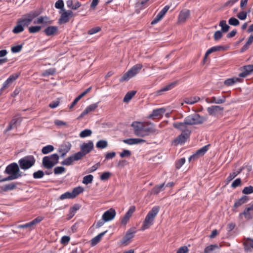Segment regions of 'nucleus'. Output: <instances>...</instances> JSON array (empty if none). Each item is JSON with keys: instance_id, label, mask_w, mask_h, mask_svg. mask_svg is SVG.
I'll list each match as a JSON object with an SVG mask.
<instances>
[{"instance_id": "obj_25", "label": "nucleus", "mask_w": 253, "mask_h": 253, "mask_svg": "<svg viewBox=\"0 0 253 253\" xmlns=\"http://www.w3.org/2000/svg\"><path fill=\"white\" fill-rule=\"evenodd\" d=\"M223 49V47L222 46H212L211 48H209L206 52L203 62L205 63L206 60L208 57V56L212 52H216L217 51H220Z\"/></svg>"}, {"instance_id": "obj_35", "label": "nucleus", "mask_w": 253, "mask_h": 253, "mask_svg": "<svg viewBox=\"0 0 253 253\" xmlns=\"http://www.w3.org/2000/svg\"><path fill=\"white\" fill-rule=\"evenodd\" d=\"M84 188L82 186H79L75 187L72 191V194L73 198H76L79 194L83 193L84 192Z\"/></svg>"}, {"instance_id": "obj_50", "label": "nucleus", "mask_w": 253, "mask_h": 253, "mask_svg": "<svg viewBox=\"0 0 253 253\" xmlns=\"http://www.w3.org/2000/svg\"><path fill=\"white\" fill-rule=\"evenodd\" d=\"M49 157V159L51 160V161L54 164V165H56L59 161V156L57 154H53L47 156Z\"/></svg>"}, {"instance_id": "obj_6", "label": "nucleus", "mask_w": 253, "mask_h": 253, "mask_svg": "<svg viewBox=\"0 0 253 253\" xmlns=\"http://www.w3.org/2000/svg\"><path fill=\"white\" fill-rule=\"evenodd\" d=\"M4 172L9 175H12L16 176L17 178L22 176L21 173L20 172L18 165L16 163H12L8 165L6 167Z\"/></svg>"}, {"instance_id": "obj_51", "label": "nucleus", "mask_w": 253, "mask_h": 253, "mask_svg": "<svg viewBox=\"0 0 253 253\" xmlns=\"http://www.w3.org/2000/svg\"><path fill=\"white\" fill-rule=\"evenodd\" d=\"M59 199L61 200L66 199H74L72 192H66L60 195Z\"/></svg>"}, {"instance_id": "obj_55", "label": "nucleus", "mask_w": 253, "mask_h": 253, "mask_svg": "<svg viewBox=\"0 0 253 253\" xmlns=\"http://www.w3.org/2000/svg\"><path fill=\"white\" fill-rule=\"evenodd\" d=\"M176 84V82L172 83L165 86V87H164L163 88H162V89L161 90H160V91H166L169 90L171 89L172 88H173L174 87H175Z\"/></svg>"}, {"instance_id": "obj_11", "label": "nucleus", "mask_w": 253, "mask_h": 253, "mask_svg": "<svg viewBox=\"0 0 253 253\" xmlns=\"http://www.w3.org/2000/svg\"><path fill=\"white\" fill-rule=\"evenodd\" d=\"M191 131L190 130H186L179 135L173 141L177 144H183L189 137Z\"/></svg>"}, {"instance_id": "obj_28", "label": "nucleus", "mask_w": 253, "mask_h": 253, "mask_svg": "<svg viewBox=\"0 0 253 253\" xmlns=\"http://www.w3.org/2000/svg\"><path fill=\"white\" fill-rule=\"evenodd\" d=\"M190 15V11L189 10H184L181 11L178 16V21L179 22H184Z\"/></svg>"}, {"instance_id": "obj_43", "label": "nucleus", "mask_w": 253, "mask_h": 253, "mask_svg": "<svg viewBox=\"0 0 253 253\" xmlns=\"http://www.w3.org/2000/svg\"><path fill=\"white\" fill-rule=\"evenodd\" d=\"M239 81V79L237 78H229L224 81V84L227 86H231L233 85L235 83L238 82Z\"/></svg>"}, {"instance_id": "obj_1", "label": "nucleus", "mask_w": 253, "mask_h": 253, "mask_svg": "<svg viewBox=\"0 0 253 253\" xmlns=\"http://www.w3.org/2000/svg\"><path fill=\"white\" fill-rule=\"evenodd\" d=\"M131 126L134 128L135 135L139 137L148 136L155 131L152 127L147 126L141 122H133Z\"/></svg>"}, {"instance_id": "obj_18", "label": "nucleus", "mask_w": 253, "mask_h": 253, "mask_svg": "<svg viewBox=\"0 0 253 253\" xmlns=\"http://www.w3.org/2000/svg\"><path fill=\"white\" fill-rule=\"evenodd\" d=\"M225 101L226 98L225 96H222L221 97L213 96L211 98H207L206 99V101L208 103L221 104L224 103Z\"/></svg>"}, {"instance_id": "obj_40", "label": "nucleus", "mask_w": 253, "mask_h": 253, "mask_svg": "<svg viewBox=\"0 0 253 253\" xmlns=\"http://www.w3.org/2000/svg\"><path fill=\"white\" fill-rule=\"evenodd\" d=\"M200 100L198 96H193L185 98V102L188 104H193L197 102Z\"/></svg>"}, {"instance_id": "obj_41", "label": "nucleus", "mask_w": 253, "mask_h": 253, "mask_svg": "<svg viewBox=\"0 0 253 253\" xmlns=\"http://www.w3.org/2000/svg\"><path fill=\"white\" fill-rule=\"evenodd\" d=\"M245 249L246 251L249 250L250 248L253 249V239L251 238H248L244 243Z\"/></svg>"}, {"instance_id": "obj_37", "label": "nucleus", "mask_w": 253, "mask_h": 253, "mask_svg": "<svg viewBox=\"0 0 253 253\" xmlns=\"http://www.w3.org/2000/svg\"><path fill=\"white\" fill-rule=\"evenodd\" d=\"M219 26L220 27H221V31L223 33L227 32L230 29L229 26L227 24L226 21L224 20H222L220 21Z\"/></svg>"}, {"instance_id": "obj_59", "label": "nucleus", "mask_w": 253, "mask_h": 253, "mask_svg": "<svg viewBox=\"0 0 253 253\" xmlns=\"http://www.w3.org/2000/svg\"><path fill=\"white\" fill-rule=\"evenodd\" d=\"M41 29V27L39 26H31L29 28V32L30 33H36L39 32Z\"/></svg>"}, {"instance_id": "obj_12", "label": "nucleus", "mask_w": 253, "mask_h": 253, "mask_svg": "<svg viewBox=\"0 0 253 253\" xmlns=\"http://www.w3.org/2000/svg\"><path fill=\"white\" fill-rule=\"evenodd\" d=\"M94 148V145L92 141H88L87 143H84L80 146L81 151L85 156L90 153Z\"/></svg>"}, {"instance_id": "obj_54", "label": "nucleus", "mask_w": 253, "mask_h": 253, "mask_svg": "<svg viewBox=\"0 0 253 253\" xmlns=\"http://www.w3.org/2000/svg\"><path fill=\"white\" fill-rule=\"evenodd\" d=\"M66 171V169L63 167H57L54 169V173L56 175L60 174Z\"/></svg>"}, {"instance_id": "obj_10", "label": "nucleus", "mask_w": 253, "mask_h": 253, "mask_svg": "<svg viewBox=\"0 0 253 253\" xmlns=\"http://www.w3.org/2000/svg\"><path fill=\"white\" fill-rule=\"evenodd\" d=\"M210 145H207L201 148L198 150L195 153L191 155L189 158V161L194 160L198 159L201 156H203L209 150Z\"/></svg>"}, {"instance_id": "obj_29", "label": "nucleus", "mask_w": 253, "mask_h": 253, "mask_svg": "<svg viewBox=\"0 0 253 253\" xmlns=\"http://www.w3.org/2000/svg\"><path fill=\"white\" fill-rule=\"evenodd\" d=\"M107 232V231H105L104 232H102L97 235L96 236L92 238L90 240V244L92 247H93L96 245L99 242H100L101 238L105 234V233Z\"/></svg>"}, {"instance_id": "obj_52", "label": "nucleus", "mask_w": 253, "mask_h": 253, "mask_svg": "<svg viewBox=\"0 0 253 253\" xmlns=\"http://www.w3.org/2000/svg\"><path fill=\"white\" fill-rule=\"evenodd\" d=\"M92 133V131L90 129H86L81 132L80 136L82 138H84L90 136Z\"/></svg>"}, {"instance_id": "obj_7", "label": "nucleus", "mask_w": 253, "mask_h": 253, "mask_svg": "<svg viewBox=\"0 0 253 253\" xmlns=\"http://www.w3.org/2000/svg\"><path fill=\"white\" fill-rule=\"evenodd\" d=\"M136 232V229L135 227H133L128 229L121 241V244L124 246L128 245L131 242V240L134 237Z\"/></svg>"}, {"instance_id": "obj_62", "label": "nucleus", "mask_w": 253, "mask_h": 253, "mask_svg": "<svg viewBox=\"0 0 253 253\" xmlns=\"http://www.w3.org/2000/svg\"><path fill=\"white\" fill-rule=\"evenodd\" d=\"M131 155V152L128 150H123V151L120 153V156L121 158L129 157Z\"/></svg>"}, {"instance_id": "obj_64", "label": "nucleus", "mask_w": 253, "mask_h": 253, "mask_svg": "<svg viewBox=\"0 0 253 253\" xmlns=\"http://www.w3.org/2000/svg\"><path fill=\"white\" fill-rule=\"evenodd\" d=\"M243 193L245 194H250L253 192V186H249L247 187H245L243 191Z\"/></svg>"}, {"instance_id": "obj_23", "label": "nucleus", "mask_w": 253, "mask_h": 253, "mask_svg": "<svg viewBox=\"0 0 253 253\" xmlns=\"http://www.w3.org/2000/svg\"><path fill=\"white\" fill-rule=\"evenodd\" d=\"M244 71L239 74L240 77L245 78L253 72V64L246 65L243 67Z\"/></svg>"}, {"instance_id": "obj_53", "label": "nucleus", "mask_w": 253, "mask_h": 253, "mask_svg": "<svg viewBox=\"0 0 253 253\" xmlns=\"http://www.w3.org/2000/svg\"><path fill=\"white\" fill-rule=\"evenodd\" d=\"M44 172L42 170H39L37 171L34 172L33 175L35 179H39L43 177Z\"/></svg>"}, {"instance_id": "obj_57", "label": "nucleus", "mask_w": 253, "mask_h": 253, "mask_svg": "<svg viewBox=\"0 0 253 253\" xmlns=\"http://www.w3.org/2000/svg\"><path fill=\"white\" fill-rule=\"evenodd\" d=\"M228 23L230 25L237 26L239 25V21L235 17H231L228 20Z\"/></svg>"}, {"instance_id": "obj_47", "label": "nucleus", "mask_w": 253, "mask_h": 253, "mask_svg": "<svg viewBox=\"0 0 253 253\" xmlns=\"http://www.w3.org/2000/svg\"><path fill=\"white\" fill-rule=\"evenodd\" d=\"M108 145L107 141L104 140H99L96 144L97 148L104 149Z\"/></svg>"}, {"instance_id": "obj_33", "label": "nucleus", "mask_w": 253, "mask_h": 253, "mask_svg": "<svg viewBox=\"0 0 253 253\" xmlns=\"http://www.w3.org/2000/svg\"><path fill=\"white\" fill-rule=\"evenodd\" d=\"M165 183L160 185H157L154 186L151 190V194L154 195L158 194L161 191L165 189Z\"/></svg>"}, {"instance_id": "obj_3", "label": "nucleus", "mask_w": 253, "mask_h": 253, "mask_svg": "<svg viewBox=\"0 0 253 253\" xmlns=\"http://www.w3.org/2000/svg\"><path fill=\"white\" fill-rule=\"evenodd\" d=\"M208 116H201L197 113H194L185 118V123L188 125H200L206 122Z\"/></svg>"}, {"instance_id": "obj_8", "label": "nucleus", "mask_w": 253, "mask_h": 253, "mask_svg": "<svg viewBox=\"0 0 253 253\" xmlns=\"http://www.w3.org/2000/svg\"><path fill=\"white\" fill-rule=\"evenodd\" d=\"M20 75V73L13 74L8 77V78L3 83L1 88L0 89V95L2 94L5 89L8 88L13 82L17 80Z\"/></svg>"}, {"instance_id": "obj_56", "label": "nucleus", "mask_w": 253, "mask_h": 253, "mask_svg": "<svg viewBox=\"0 0 253 253\" xmlns=\"http://www.w3.org/2000/svg\"><path fill=\"white\" fill-rule=\"evenodd\" d=\"M72 156L75 161H79L81 160L84 156H85L84 154H83L81 151L74 154Z\"/></svg>"}, {"instance_id": "obj_31", "label": "nucleus", "mask_w": 253, "mask_h": 253, "mask_svg": "<svg viewBox=\"0 0 253 253\" xmlns=\"http://www.w3.org/2000/svg\"><path fill=\"white\" fill-rule=\"evenodd\" d=\"M58 28L56 26H50L44 29V32L46 35L49 36L56 34Z\"/></svg>"}, {"instance_id": "obj_19", "label": "nucleus", "mask_w": 253, "mask_h": 253, "mask_svg": "<svg viewBox=\"0 0 253 253\" xmlns=\"http://www.w3.org/2000/svg\"><path fill=\"white\" fill-rule=\"evenodd\" d=\"M166 112V109L164 108H161L153 110L152 114L149 115V118H161L163 117V114Z\"/></svg>"}, {"instance_id": "obj_2", "label": "nucleus", "mask_w": 253, "mask_h": 253, "mask_svg": "<svg viewBox=\"0 0 253 253\" xmlns=\"http://www.w3.org/2000/svg\"><path fill=\"white\" fill-rule=\"evenodd\" d=\"M160 210L159 206H155L153 207L152 210L149 211L148 214L145 217V218L143 222V224L141 227V230L144 231L150 227L154 223V219L158 214Z\"/></svg>"}, {"instance_id": "obj_60", "label": "nucleus", "mask_w": 253, "mask_h": 253, "mask_svg": "<svg viewBox=\"0 0 253 253\" xmlns=\"http://www.w3.org/2000/svg\"><path fill=\"white\" fill-rule=\"evenodd\" d=\"M23 47L22 44L13 46L11 48V51L13 53H18L21 51Z\"/></svg>"}, {"instance_id": "obj_46", "label": "nucleus", "mask_w": 253, "mask_h": 253, "mask_svg": "<svg viewBox=\"0 0 253 253\" xmlns=\"http://www.w3.org/2000/svg\"><path fill=\"white\" fill-rule=\"evenodd\" d=\"M24 27L17 21L16 26L12 30V32L14 34H18L24 31Z\"/></svg>"}, {"instance_id": "obj_49", "label": "nucleus", "mask_w": 253, "mask_h": 253, "mask_svg": "<svg viewBox=\"0 0 253 253\" xmlns=\"http://www.w3.org/2000/svg\"><path fill=\"white\" fill-rule=\"evenodd\" d=\"M74 161H75V160L73 156H71L62 161L61 164L65 166H70L72 164Z\"/></svg>"}, {"instance_id": "obj_30", "label": "nucleus", "mask_w": 253, "mask_h": 253, "mask_svg": "<svg viewBox=\"0 0 253 253\" xmlns=\"http://www.w3.org/2000/svg\"><path fill=\"white\" fill-rule=\"evenodd\" d=\"M145 140L142 139H139V138H129V139H124L123 140V142L127 144L128 145H133V144H136L140 143H144L145 142Z\"/></svg>"}, {"instance_id": "obj_32", "label": "nucleus", "mask_w": 253, "mask_h": 253, "mask_svg": "<svg viewBox=\"0 0 253 253\" xmlns=\"http://www.w3.org/2000/svg\"><path fill=\"white\" fill-rule=\"evenodd\" d=\"M252 211L250 207L245 209L244 211L239 214V218L242 219L244 216L247 220H250L252 218L250 211Z\"/></svg>"}, {"instance_id": "obj_15", "label": "nucleus", "mask_w": 253, "mask_h": 253, "mask_svg": "<svg viewBox=\"0 0 253 253\" xmlns=\"http://www.w3.org/2000/svg\"><path fill=\"white\" fill-rule=\"evenodd\" d=\"M72 145L69 142H65L60 146L58 152L61 154V157L63 158L70 150Z\"/></svg>"}, {"instance_id": "obj_45", "label": "nucleus", "mask_w": 253, "mask_h": 253, "mask_svg": "<svg viewBox=\"0 0 253 253\" xmlns=\"http://www.w3.org/2000/svg\"><path fill=\"white\" fill-rule=\"evenodd\" d=\"M93 179V176L91 174L86 175L83 177V183L85 185L91 183Z\"/></svg>"}, {"instance_id": "obj_9", "label": "nucleus", "mask_w": 253, "mask_h": 253, "mask_svg": "<svg viewBox=\"0 0 253 253\" xmlns=\"http://www.w3.org/2000/svg\"><path fill=\"white\" fill-rule=\"evenodd\" d=\"M44 218L42 216H39L36 218H35L34 220L31 221V222H29L28 223H25L24 224L22 225H19L17 226L18 228L19 229H24V228H31L33 227L34 226H35L36 225L38 224L40 222H41L43 220Z\"/></svg>"}, {"instance_id": "obj_61", "label": "nucleus", "mask_w": 253, "mask_h": 253, "mask_svg": "<svg viewBox=\"0 0 253 253\" xmlns=\"http://www.w3.org/2000/svg\"><path fill=\"white\" fill-rule=\"evenodd\" d=\"M222 32L221 31H216L213 35L214 41H217L219 40L223 36Z\"/></svg>"}, {"instance_id": "obj_58", "label": "nucleus", "mask_w": 253, "mask_h": 253, "mask_svg": "<svg viewBox=\"0 0 253 253\" xmlns=\"http://www.w3.org/2000/svg\"><path fill=\"white\" fill-rule=\"evenodd\" d=\"M56 72L55 69L54 68H50L49 69L45 70L43 73L42 75L43 76H48L49 75H53Z\"/></svg>"}, {"instance_id": "obj_39", "label": "nucleus", "mask_w": 253, "mask_h": 253, "mask_svg": "<svg viewBox=\"0 0 253 253\" xmlns=\"http://www.w3.org/2000/svg\"><path fill=\"white\" fill-rule=\"evenodd\" d=\"M17 183H11L5 185L1 187V189L4 191H7L8 190H12L16 188Z\"/></svg>"}, {"instance_id": "obj_34", "label": "nucleus", "mask_w": 253, "mask_h": 253, "mask_svg": "<svg viewBox=\"0 0 253 253\" xmlns=\"http://www.w3.org/2000/svg\"><path fill=\"white\" fill-rule=\"evenodd\" d=\"M34 23L47 24H51V22L49 21V18L47 16H40L36 21L34 22Z\"/></svg>"}, {"instance_id": "obj_24", "label": "nucleus", "mask_w": 253, "mask_h": 253, "mask_svg": "<svg viewBox=\"0 0 253 253\" xmlns=\"http://www.w3.org/2000/svg\"><path fill=\"white\" fill-rule=\"evenodd\" d=\"M187 125L188 124L185 123V119L183 122H175L173 124V127L176 129H179L182 132L186 130H189L187 128Z\"/></svg>"}, {"instance_id": "obj_21", "label": "nucleus", "mask_w": 253, "mask_h": 253, "mask_svg": "<svg viewBox=\"0 0 253 253\" xmlns=\"http://www.w3.org/2000/svg\"><path fill=\"white\" fill-rule=\"evenodd\" d=\"M223 108L219 106H211L207 108V111L209 115L212 116H216L217 114L222 111Z\"/></svg>"}, {"instance_id": "obj_63", "label": "nucleus", "mask_w": 253, "mask_h": 253, "mask_svg": "<svg viewBox=\"0 0 253 253\" xmlns=\"http://www.w3.org/2000/svg\"><path fill=\"white\" fill-rule=\"evenodd\" d=\"M218 247L217 245H211L210 246H207L205 248L204 250L205 253H210L211 251H212L214 249L217 248Z\"/></svg>"}, {"instance_id": "obj_5", "label": "nucleus", "mask_w": 253, "mask_h": 253, "mask_svg": "<svg viewBox=\"0 0 253 253\" xmlns=\"http://www.w3.org/2000/svg\"><path fill=\"white\" fill-rule=\"evenodd\" d=\"M35 162L36 159L32 155L26 156L18 161L20 168L24 170L28 169L33 167Z\"/></svg>"}, {"instance_id": "obj_20", "label": "nucleus", "mask_w": 253, "mask_h": 253, "mask_svg": "<svg viewBox=\"0 0 253 253\" xmlns=\"http://www.w3.org/2000/svg\"><path fill=\"white\" fill-rule=\"evenodd\" d=\"M248 200L249 198L247 196H243L240 199L235 202L233 206V211L234 212H237L238 211L236 209L244 204L246 203Z\"/></svg>"}, {"instance_id": "obj_42", "label": "nucleus", "mask_w": 253, "mask_h": 253, "mask_svg": "<svg viewBox=\"0 0 253 253\" xmlns=\"http://www.w3.org/2000/svg\"><path fill=\"white\" fill-rule=\"evenodd\" d=\"M41 14V12L39 10H35L31 11L30 13L26 14L25 17H28L31 19L32 21L33 19L36 17L38 16Z\"/></svg>"}, {"instance_id": "obj_13", "label": "nucleus", "mask_w": 253, "mask_h": 253, "mask_svg": "<svg viewBox=\"0 0 253 253\" xmlns=\"http://www.w3.org/2000/svg\"><path fill=\"white\" fill-rule=\"evenodd\" d=\"M63 12L61 13V16L59 19V23L60 24L66 23L69 22L70 20V16H72L73 12L71 10H65L62 9Z\"/></svg>"}, {"instance_id": "obj_48", "label": "nucleus", "mask_w": 253, "mask_h": 253, "mask_svg": "<svg viewBox=\"0 0 253 253\" xmlns=\"http://www.w3.org/2000/svg\"><path fill=\"white\" fill-rule=\"evenodd\" d=\"M241 170L233 172L230 173L228 176L226 178L227 183H229L231 180H232L236 176H237L240 172Z\"/></svg>"}, {"instance_id": "obj_4", "label": "nucleus", "mask_w": 253, "mask_h": 253, "mask_svg": "<svg viewBox=\"0 0 253 253\" xmlns=\"http://www.w3.org/2000/svg\"><path fill=\"white\" fill-rule=\"evenodd\" d=\"M142 67L143 65L141 64H137L134 65L120 79V82H124L128 81L129 79L137 74Z\"/></svg>"}, {"instance_id": "obj_22", "label": "nucleus", "mask_w": 253, "mask_h": 253, "mask_svg": "<svg viewBox=\"0 0 253 253\" xmlns=\"http://www.w3.org/2000/svg\"><path fill=\"white\" fill-rule=\"evenodd\" d=\"M81 207V205L78 204H74L72 207H71L69 209V213L67 215V219H71Z\"/></svg>"}, {"instance_id": "obj_36", "label": "nucleus", "mask_w": 253, "mask_h": 253, "mask_svg": "<svg viewBox=\"0 0 253 253\" xmlns=\"http://www.w3.org/2000/svg\"><path fill=\"white\" fill-rule=\"evenodd\" d=\"M136 91H130L128 92L125 96L123 101L126 103L128 102L136 94Z\"/></svg>"}, {"instance_id": "obj_14", "label": "nucleus", "mask_w": 253, "mask_h": 253, "mask_svg": "<svg viewBox=\"0 0 253 253\" xmlns=\"http://www.w3.org/2000/svg\"><path fill=\"white\" fill-rule=\"evenodd\" d=\"M169 8L168 5L165 6L156 15L155 18L152 21L151 24L154 25L159 22L164 16Z\"/></svg>"}, {"instance_id": "obj_16", "label": "nucleus", "mask_w": 253, "mask_h": 253, "mask_svg": "<svg viewBox=\"0 0 253 253\" xmlns=\"http://www.w3.org/2000/svg\"><path fill=\"white\" fill-rule=\"evenodd\" d=\"M116 212L114 209L111 208L106 211L102 215V218L107 222L113 219L116 215Z\"/></svg>"}, {"instance_id": "obj_38", "label": "nucleus", "mask_w": 253, "mask_h": 253, "mask_svg": "<svg viewBox=\"0 0 253 253\" xmlns=\"http://www.w3.org/2000/svg\"><path fill=\"white\" fill-rule=\"evenodd\" d=\"M18 22L24 27V26H29L31 23V19L28 17L19 19Z\"/></svg>"}, {"instance_id": "obj_26", "label": "nucleus", "mask_w": 253, "mask_h": 253, "mask_svg": "<svg viewBox=\"0 0 253 253\" xmlns=\"http://www.w3.org/2000/svg\"><path fill=\"white\" fill-rule=\"evenodd\" d=\"M42 164L43 167L46 169H51L55 166L47 156H45L42 158Z\"/></svg>"}, {"instance_id": "obj_27", "label": "nucleus", "mask_w": 253, "mask_h": 253, "mask_svg": "<svg viewBox=\"0 0 253 253\" xmlns=\"http://www.w3.org/2000/svg\"><path fill=\"white\" fill-rule=\"evenodd\" d=\"M98 103L91 104L90 105L86 107L85 110L81 113L80 116L84 117L88 113L93 111L98 107Z\"/></svg>"}, {"instance_id": "obj_44", "label": "nucleus", "mask_w": 253, "mask_h": 253, "mask_svg": "<svg viewBox=\"0 0 253 253\" xmlns=\"http://www.w3.org/2000/svg\"><path fill=\"white\" fill-rule=\"evenodd\" d=\"M54 150V147L51 145H48L43 147L42 149V152L43 154H47Z\"/></svg>"}, {"instance_id": "obj_17", "label": "nucleus", "mask_w": 253, "mask_h": 253, "mask_svg": "<svg viewBox=\"0 0 253 253\" xmlns=\"http://www.w3.org/2000/svg\"><path fill=\"white\" fill-rule=\"evenodd\" d=\"M135 211V206H131L130 207L128 211L126 213L122 219V223L126 225L128 221L129 218L132 215V214Z\"/></svg>"}]
</instances>
